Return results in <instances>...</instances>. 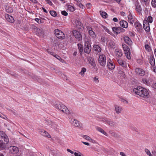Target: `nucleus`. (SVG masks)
Here are the masks:
<instances>
[{
    "label": "nucleus",
    "mask_w": 156,
    "mask_h": 156,
    "mask_svg": "<svg viewBox=\"0 0 156 156\" xmlns=\"http://www.w3.org/2000/svg\"><path fill=\"white\" fill-rule=\"evenodd\" d=\"M9 149L12 153L16 154L18 152L19 150L18 148L15 146H11L9 147Z\"/></svg>",
    "instance_id": "13"
},
{
    "label": "nucleus",
    "mask_w": 156,
    "mask_h": 156,
    "mask_svg": "<svg viewBox=\"0 0 156 156\" xmlns=\"http://www.w3.org/2000/svg\"><path fill=\"white\" fill-rule=\"evenodd\" d=\"M142 80L143 83L146 85H149L150 84L149 81L145 78H143Z\"/></svg>",
    "instance_id": "36"
},
{
    "label": "nucleus",
    "mask_w": 156,
    "mask_h": 156,
    "mask_svg": "<svg viewBox=\"0 0 156 156\" xmlns=\"http://www.w3.org/2000/svg\"><path fill=\"white\" fill-rule=\"evenodd\" d=\"M134 26L137 30L140 29L142 28L141 24L138 22H135Z\"/></svg>",
    "instance_id": "29"
},
{
    "label": "nucleus",
    "mask_w": 156,
    "mask_h": 156,
    "mask_svg": "<svg viewBox=\"0 0 156 156\" xmlns=\"http://www.w3.org/2000/svg\"><path fill=\"white\" fill-rule=\"evenodd\" d=\"M86 69L85 68H83L81 70L80 72L79 73V74L82 76H83L84 75V73L86 71Z\"/></svg>",
    "instance_id": "38"
},
{
    "label": "nucleus",
    "mask_w": 156,
    "mask_h": 156,
    "mask_svg": "<svg viewBox=\"0 0 156 156\" xmlns=\"http://www.w3.org/2000/svg\"><path fill=\"white\" fill-rule=\"evenodd\" d=\"M117 62L118 63L123 67L124 68H126V65L125 62H124L123 60L121 59H117Z\"/></svg>",
    "instance_id": "19"
},
{
    "label": "nucleus",
    "mask_w": 156,
    "mask_h": 156,
    "mask_svg": "<svg viewBox=\"0 0 156 156\" xmlns=\"http://www.w3.org/2000/svg\"><path fill=\"white\" fill-rule=\"evenodd\" d=\"M67 151L68 152H70V153H71L72 154H73L74 153L73 152V151H72L71 150L69 149H67Z\"/></svg>",
    "instance_id": "57"
},
{
    "label": "nucleus",
    "mask_w": 156,
    "mask_h": 156,
    "mask_svg": "<svg viewBox=\"0 0 156 156\" xmlns=\"http://www.w3.org/2000/svg\"><path fill=\"white\" fill-rule=\"evenodd\" d=\"M71 124L76 127L79 128H82V125L81 123L77 120L73 119L71 122Z\"/></svg>",
    "instance_id": "11"
},
{
    "label": "nucleus",
    "mask_w": 156,
    "mask_h": 156,
    "mask_svg": "<svg viewBox=\"0 0 156 156\" xmlns=\"http://www.w3.org/2000/svg\"><path fill=\"white\" fill-rule=\"evenodd\" d=\"M112 135L113 136H114V137H115L116 136V134L115 133L112 132Z\"/></svg>",
    "instance_id": "64"
},
{
    "label": "nucleus",
    "mask_w": 156,
    "mask_h": 156,
    "mask_svg": "<svg viewBox=\"0 0 156 156\" xmlns=\"http://www.w3.org/2000/svg\"><path fill=\"white\" fill-rule=\"evenodd\" d=\"M153 156H156V146L154 147V149L151 151Z\"/></svg>",
    "instance_id": "44"
},
{
    "label": "nucleus",
    "mask_w": 156,
    "mask_h": 156,
    "mask_svg": "<svg viewBox=\"0 0 156 156\" xmlns=\"http://www.w3.org/2000/svg\"><path fill=\"white\" fill-rule=\"evenodd\" d=\"M47 3L48 4L50 5H52V2L50 0H45Z\"/></svg>",
    "instance_id": "51"
},
{
    "label": "nucleus",
    "mask_w": 156,
    "mask_h": 156,
    "mask_svg": "<svg viewBox=\"0 0 156 156\" xmlns=\"http://www.w3.org/2000/svg\"><path fill=\"white\" fill-rule=\"evenodd\" d=\"M82 137L85 139L88 140H89L90 138L89 136L85 135H83Z\"/></svg>",
    "instance_id": "49"
},
{
    "label": "nucleus",
    "mask_w": 156,
    "mask_h": 156,
    "mask_svg": "<svg viewBox=\"0 0 156 156\" xmlns=\"http://www.w3.org/2000/svg\"><path fill=\"white\" fill-rule=\"evenodd\" d=\"M90 43V39H87L85 40V47L84 48V51L86 53L89 54L90 52L91 48Z\"/></svg>",
    "instance_id": "4"
},
{
    "label": "nucleus",
    "mask_w": 156,
    "mask_h": 156,
    "mask_svg": "<svg viewBox=\"0 0 156 156\" xmlns=\"http://www.w3.org/2000/svg\"><path fill=\"white\" fill-rule=\"evenodd\" d=\"M1 140H0V150H3L6 147V144L9 142V139L7 136L5 137H2Z\"/></svg>",
    "instance_id": "2"
},
{
    "label": "nucleus",
    "mask_w": 156,
    "mask_h": 156,
    "mask_svg": "<svg viewBox=\"0 0 156 156\" xmlns=\"http://www.w3.org/2000/svg\"><path fill=\"white\" fill-rule=\"evenodd\" d=\"M147 21L148 22V23L149 22L150 23H151L153 21L152 18L151 16H148L147 19Z\"/></svg>",
    "instance_id": "46"
},
{
    "label": "nucleus",
    "mask_w": 156,
    "mask_h": 156,
    "mask_svg": "<svg viewBox=\"0 0 156 156\" xmlns=\"http://www.w3.org/2000/svg\"><path fill=\"white\" fill-rule=\"evenodd\" d=\"M35 21L38 23H44V20L38 18H36Z\"/></svg>",
    "instance_id": "43"
},
{
    "label": "nucleus",
    "mask_w": 156,
    "mask_h": 156,
    "mask_svg": "<svg viewBox=\"0 0 156 156\" xmlns=\"http://www.w3.org/2000/svg\"><path fill=\"white\" fill-rule=\"evenodd\" d=\"M40 133L43 136L48 138H51V136L44 129H41Z\"/></svg>",
    "instance_id": "18"
},
{
    "label": "nucleus",
    "mask_w": 156,
    "mask_h": 156,
    "mask_svg": "<svg viewBox=\"0 0 156 156\" xmlns=\"http://www.w3.org/2000/svg\"><path fill=\"white\" fill-rule=\"evenodd\" d=\"M79 6L81 8L83 9L84 6L82 4H80L79 5Z\"/></svg>",
    "instance_id": "62"
},
{
    "label": "nucleus",
    "mask_w": 156,
    "mask_h": 156,
    "mask_svg": "<svg viewBox=\"0 0 156 156\" xmlns=\"http://www.w3.org/2000/svg\"><path fill=\"white\" fill-rule=\"evenodd\" d=\"M89 141H90V142H92L93 143H96L95 140H94L92 139L91 138H90V140Z\"/></svg>",
    "instance_id": "56"
},
{
    "label": "nucleus",
    "mask_w": 156,
    "mask_h": 156,
    "mask_svg": "<svg viewBox=\"0 0 156 156\" xmlns=\"http://www.w3.org/2000/svg\"><path fill=\"white\" fill-rule=\"evenodd\" d=\"M122 47L125 52L130 51V49L129 47L125 44H122Z\"/></svg>",
    "instance_id": "28"
},
{
    "label": "nucleus",
    "mask_w": 156,
    "mask_h": 156,
    "mask_svg": "<svg viewBox=\"0 0 156 156\" xmlns=\"http://www.w3.org/2000/svg\"><path fill=\"white\" fill-rule=\"evenodd\" d=\"M133 92L136 95H138L144 99L148 98L150 97L148 92L144 88L138 86L133 89Z\"/></svg>",
    "instance_id": "1"
},
{
    "label": "nucleus",
    "mask_w": 156,
    "mask_h": 156,
    "mask_svg": "<svg viewBox=\"0 0 156 156\" xmlns=\"http://www.w3.org/2000/svg\"><path fill=\"white\" fill-rule=\"evenodd\" d=\"M0 117L5 119H7V117L3 114H2V115H0Z\"/></svg>",
    "instance_id": "52"
},
{
    "label": "nucleus",
    "mask_w": 156,
    "mask_h": 156,
    "mask_svg": "<svg viewBox=\"0 0 156 156\" xmlns=\"http://www.w3.org/2000/svg\"><path fill=\"white\" fill-rule=\"evenodd\" d=\"M78 45L79 51L80 52H82L83 50V48L82 45L81 44H78Z\"/></svg>",
    "instance_id": "39"
},
{
    "label": "nucleus",
    "mask_w": 156,
    "mask_h": 156,
    "mask_svg": "<svg viewBox=\"0 0 156 156\" xmlns=\"http://www.w3.org/2000/svg\"><path fill=\"white\" fill-rule=\"evenodd\" d=\"M94 48L95 51V53L96 54H99L101 51V48L99 46L95 45L94 46Z\"/></svg>",
    "instance_id": "20"
},
{
    "label": "nucleus",
    "mask_w": 156,
    "mask_h": 156,
    "mask_svg": "<svg viewBox=\"0 0 156 156\" xmlns=\"http://www.w3.org/2000/svg\"><path fill=\"white\" fill-rule=\"evenodd\" d=\"M125 54L126 55V57L129 59L131 58V57L130 56V51L128 52H125Z\"/></svg>",
    "instance_id": "41"
},
{
    "label": "nucleus",
    "mask_w": 156,
    "mask_h": 156,
    "mask_svg": "<svg viewBox=\"0 0 156 156\" xmlns=\"http://www.w3.org/2000/svg\"><path fill=\"white\" fill-rule=\"evenodd\" d=\"M115 110L117 114H119L121 112L122 110L121 107L117 105H115Z\"/></svg>",
    "instance_id": "23"
},
{
    "label": "nucleus",
    "mask_w": 156,
    "mask_h": 156,
    "mask_svg": "<svg viewBox=\"0 0 156 156\" xmlns=\"http://www.w3.org/2000/svg\"><path fill=\"white\" fill-rule=\"evenodd\" d=\"M82 143L85 145H87V146H90V144L88 143L84 142L83 141L82 142Z\"/></svg>",
    "instance_id": "59"
},
{
    "label": "nucleus",
    "mask_w": 156,
    "mask_h": 156,
    "mask_svg": "<svg viewBox=\"0 0 156 156\" xmlns=\"http://www.w3.org/2000/svg\"><path fill=\"white\" fill-rule=\"evenodd\" d=\"M128 18L129 22L131 24H133V19L132 16L130 12H129V15L128 16Z\"/></svg>",
    "instance_id": "30"
},
{
    "label": "nucleus",
    "mask_w": 156,
    "mask_h": 156,
    "mask_svg": "<svg viewBox=\"0 0 156 156\" xmlns=\"http://www.w3.org/2000/svg\"><path fill=\"white\" fill-rule=\"evenodd\" d=\"M121 28L120 27H115L112 28V29L114 33L117 34L120 32Z\"/></svg>",
    "instance_id": "25"
},
{
    "label": "nucleus",
    "mask_w": 156,
    "mask_h": 156,
    "mask_svg": "<svg viewBox=\"0 0 156 156\" xmlns=\"http://www.w3.org/2000/svg\"><path fill=\"white\" fill-rule=\"evenodd\" d=\"M115 55L116 57V58L121 57L122 55L123 54L121 50L119 49H116L115 51Z\"/></svg>",
    "instance_id": "12"
},
{
    "label": "nucleus",
    "mask_w": 156,
    "mask_h": 156,
    "mask_svg": "<svg viewBox=\"0 0 156 156\" xmlns=\"http://www.w3.org/2000/svg\"><path fill=\"white\" fill-rule=\"evenodd\" d=\"M34 31L38 36L43 35V30L42 29H39L34 26L33 28Z\"/></svg>",
    "instance_id": "9"
},
{
    "label": "nucleus",
    "mask_w": 156,
    "mask_h": 156,
    "mask_svg": "<svg viewBox=\"0 0 156 156\" xmlns=\"http://www.w3.org/2000/svg\"><path fill=\"white\" fill-rule=\"evenodd\" d=\"M5 18L6 20L8 21L11 23H13L14 20L13 17L8 14H6L5 15Z\"/></svg>",
    "instance_id": "16"
},
{
    "label": "nucleus",
    "mask_w": 156,
    "mask_h": 156,
    "mask_svg": "<svg viewBox=\"0 0 156 156\" xmlns=\"http://www.w3.org/2000/svg\"><path fill=\"white\" fill-rule=\"evenodd\" d=\"M55 34L56 36L59 39H63L65 38V36L64 33L60 30H55Z\"/></svg>",
    "instance_id": "6"
},
{
    "label": "nucleus",
    "mask_w": 156,
    "mask_h": 156,
    "mask_svg": "<svg viewBox=\"0 0 156 156\" xmlns=\"http://www.w3.org/2000/svg\"><path fill=\"white\" fill-rule=\"evenodd\" d=\"M104 122H106L108 124L111 126H114L115 125V123L109 119H104L102 120Z\"/></svg>",
    "instance_id": "22"
},
{
    "label": "nucleus",
    "mask_w": 156,
    "mask_h": 156,
    "mask_svg": "<svg viewBox=\"0 0 156 156\" xmlns=\"http://www.w3.org/2000/svg\"><path fill=\"white\" fill-rule=\"evenodd\" d=\"M120 154L122 156H126V155L123 152H120Z\"/></svg>",
    "instance_id": "63"
},
{
    "label": "nucleus",
    "mask_w": 156,
    "mask_h": 156,
    "mask_svg": "<svg viewBox=\"0 0 156 156\" xmlns=\"http://www.w3.org/2000/svg\"><path fill=\"white\" fill-rule=\"evenodd\" d=\"M134 4L135 6V10L136 11L139 13V14H141L142 10L141 5H140L138 2L137 1H135L134 2Z\"/></svg>",
    "instance_id": "8"
},
{
    "label": "nucleus",
    "mask_w": 156,
    "mask_h": 156,
    "mask_svg": "<svg viewBox=\"0 0 156 156\" xmlns=\"http://www.w3.org/2000/svg\"><path fill=\"white\" fill-rule=\"evenodd\" d=\"M97 130L98 131L100 132L101 133L103 134L104 135L107 136L108 134L102 128L100 127H97L96 128Z\"/></svg>",
    "instance_id": "32"
},
{
    "label": "nucleus",
    "mask_w": 156,
    "mask_h": 156,
    "mask_svg": "<svg viewBox=\"0 0 156 156\" xmlns=\"http://www.w3.org/2000/svg\"><path fill=\"white\" fill-rule=\"evenodd\" d=\"M94 81H95L96 83H98L99 82V80L98 78H97L96 77H94Z\"/></svg>",
    "instance_id": "55"
},
{
    "label": "nucleus",
    "mask_w": 156,
    "mask_h": 156,
    "mask_svg": "<svg viewBox=\"0 0 156 156\" xmlns=\"http://www.w3.org/2000/svg\"><path fill=\"white\" fill-rule=\"evenodd\" d=\"M61 13L62 15L65 16H66L68 15V13L65 11H62Z\"/></svg>",
    "instance_id": "50"
},
{
    "label": "nucleus",
    "mask_w": 156,
    "mask_h": 156,
    "mask_svg": "<svg viewBox=\"0 0 156 156\" xmlns=\"http://www.w3.org/2000/svg\"><path fill=\"white\" fill-rule=\"evenodd\" d=\"M72 33L73 36L78 41H80L82 40V35L79 32L76 30H74L73 31Z\"/></svg>",
    "instance_id": "7"
},
{
    "label": "nucleus",
    "mask_w": 156,
    "mask_h": 156,
    "mask_svg": "<svg viewBox=\"0 0 156 156\" xmlns=\"http://www.w3.org/2000/svg\"><path fill=\"white\" fill-rule=\"evenodd\" d=\"M107 66L108 68L111 69H114L115 68V65L113 64L112 61L110 59L108 61Z\"/></svg>",
    "instance_id": "14"
},
{
    "label": "nucleus",
    "mask_w": 156,
    "mask_h": 156,
    "mask_svg": "<svg viewBox=\"0 0 156 156\" xmlns=\"http://www.w3.org/2000/svg\"><path fill=\"white\" fill-rule=\"evenodd\" d=\"M51 15L55 17L57 16L56 12L54 11H51L50 12Z\"/></svg>",
    "instance_id": "42"
},
{
    "label": "nucleus",
    "mask_w": 156,
    "mask_h": 156,
    "mask_svg": "<svg viewBox=\"0 0 156 156\" xmlns=\"http://www.w3.org/2000/svg\"><path fill=\"white\" fill-rule=\"evenodd\" d=\"M89 62L93 66L95 67L96 65L94 59L90 57L88 58Z\"/></svg>",
    "instance_id": "27"
},
{
    "label": "nucleus",
    "mask_w": 156,
    "mask_h": 156,
    "mask_svg": "<svg viewBox=\"0 0 156 156\" xmlns=\"http://www.w3.org/2000/svg\"><path fill=\"white\" fill-rule=\"evenodd\" d=\"M68 9L71 12H73L74 10V7L71 5H69L68 6Z\"/></svg>",
    "instance_id": "45"
},
{
    "label": "nucleus",
    "mask_w": 156,
    "mask_h": 156,
    "mask_svg": "<svg viewBox=\"0 0 156 156\" xmlns=\"http://www.w3.org/2000/svg\"><path fill=\"white\" fill-rule=\"evenodd\" d=\"M144 151L149 156H153L152 155L150 151L148 149L146 148L145 149Z\"/></svg>",
    "instance_id": "40"
},
{
    "label": "nucleus",
    "mask_w": 156,
    "mask_h": 156,
    "mask_svg": "<svg viewBox=\"0 0 156 156\" xmlns=\"http://www.w3.org/2000/svg\"><path fill=\"white\" fill-rule=\"evenodd\" d=\"M120 26L123 28H126L128 27V23L127 22L124 20L121 21L120 22Z\"/></svg>",
    "instance_id": "24"
},
{
    "label": "nucleus",
    "mask_w": 156,
    "mask_h": 156,
    "mask_svg": "<svg viewBox=\"0 0 156 156\" xmlns=\"http://www.w3.org/2000/svg\"><path fill=\"white\" fill-rule=\"evenodd\" d=\"M100 14L102 17L104 18H106L108 16L107 13L105 12L100 11Z\"/></svg>",
    "instance_id": "35"
},
{
    "label": "nucleus",
    "mask_w": 156,
    "mask_h": 156,
    "mask_svg": "<svg viewBox=\"0 0 156 156\" xmlns=\"http://www.w3.org/2000/svg\"><path fill=\"white\" fill-rule=\"evenodd\" d=\"M98 62L103 67H104L106 64V56L104 54L100 55L98 58Z\"/></svg>",
    "instance_id": "3"
},
{
    "label": "nucleus",
    "mask_w": 156,
    "mask_h": 156,
    "mask_svg": "<svg viewBox=\"0 0 156 156\" xmlns=\"http://www.w3.org/2000/svg\"><path fill=\"white\" fill-rule=\"evenodd\" d=\"M120 14L122 16H124L125 15V13L123 12H120Z\"/></svg>",
    "instance_id": "60"
},
{
    "label": "nucleus",
    "mask_w": 156,
    "mask_h": 156,
    "mask_svg": "<svg viewBox=\"0 0 156 156\" xmlns=\"http://www.w3.org/2000/svg\"><path fill=\"white\" fill-rule=\"evenodd\" d=\"M124 40L125 43L129 45H130L132 44V42L128 36H124Z\"/></svg>",
    "instance_id": "21"
},
{
    "label": "nucleus",
    "mask_w": 156,
    "mask_h": 156,
    "mask_svg": "<svg viewBox=\"0 0 156 156\" xmlns=\"http://www.w3.org/2000/svg\"><path fill=\"white\" fill-rule=\"evenodd\" d=\"M107 43L111 48H115V44L112 40H109L107 41Z\"/></svg>",
    "instance_id": "26"
},
{
    "label": "nucleus",
    "mask_w": 156,
    "mask_h": 156,
    "mask_svg": "<svg viewBox=\"0 0 156 156\" xmlns=\"http://www.w3.org/2000/svg\"><path fill=\"white\" fill-rule=\"evenodd\" d=\"M152 6L154 7H156V0H152L151 2Z\"/></svg>",
    "instance_id": "47"
},
{
    "label": "nucleus",
    "mask_w": 156,
    "mask_h": 156,
    "mask_svg": "<svg viewBox=\"0 0 156 156\" xmlns=\"http://www.w3.org/2000/svg\"><path fill=\"white\" fill-rule=\"evenodd\" d=\"M149 62L151 64V65L153 66H154L155 65V60L154 57L151 56H150V57L149 58Z\"/></svg>",
    "instance_id": "31"
},
{
    "label": "nucleus",
    "mask_w": 156,
    "mask_h": 156,
    "mask_svg": "<svg viewBox=\"0 0 156 156\" xmlns=\"http://www.w3.org/2000/svg\"><path fill=\"white\" fill-rule=\"evenodd\" d=\"M7 136L3 131H0V140H1L2 137H6Z\"/></svg>",
    "instance_id": "37"
},
{
    "label": "nucleus",
    "mask_w": 156,
    "mask_h": 156,
    "mask_svg": "<svg viewBox=\"0 0 156 156\" xmlns=\"http://www.w3.org/2000/svg\"><path fill=\"white\" fill-rule=\"evenodd\" d=\"M74 24L77 28H80V27L81 26V23L79 21L76 20Z\"/></svg>",
    "instance_id": "34"
},
{
    "label": "nucleus",
    "mask_w": 156,
    "mask_h": 156,
    "mask_svg": "<svg viewBox=\"0 0 156 156\" xmlns=\"http://www.w3.org/2000/svg\"><path fill=\"white\" fill-rule=\"evenodd\" d=\"M87 29L88 30V33L89 35L92 38H94L96 37V34L94 32L92 28L90 27H87Z\"/></svg>",
    "instance_id": "15"
},
{
    "label": "nucleus",
    "mask_w": 156,
    "mask_h": 156,
    "mask_svg": "<svg viewBox=\"0 0 156 156\" xmlns=\"http://www.w3.org/2000/svg\"><path fill=\"white\" fill-rule=\"evenodd\" d=\"M97 130L98 131L100 132L101 133L103 134L104 135L107 136L108 134L102 128L100 127H97L96 128Z\"/></svg>",
    "instance_id": "33"
},
{
    "label": "nucleus",
    "mask_w": 156,
    "mask_h": 156,
    "mask_svg": "<svg viewBox=\"0 0 156 156\" xmlns=\"http://www.w3.org/2000/svg\"><path fill=\"white\" fill-rule=\"evenodd\" d=\"M55 108L60 110L63 113L66 114H69L70 113V112L68 108L63 105H58L55 106Z\"/></svg>",
    "instance_id": "5"
},
{
    "label": "nucleus",
    "mask_w": 156,
    "mask_h": 156,
    "mask_svg": "<svg viewBox=\"0 0 156 156\" xmlns=\"http://www.w3.org/2000/svg\"><path fill=\"white\" fill-rule=\"evenodd\" d=\"M48 52L49 54L52 55L53 56H54V54L53 52H50V51H48Z\"/></svg>",
    "instance_id": "61"
},
{
    "label": "nucleus",
    "mask_w": 156,
    "mask_h": 156,
    "mask_svg": "<svg viewBox=\"0 0 156 156\" xmlns=\"http://www.w3.org/2000/svg\"><path fill=\"white\" fill-rule=\"evenodd\" d=\"M105 38L104 37H101V41L103 43H104L105 41Z\"/></svg>",
    "instance_id": "54"
},
{
    "label": "nucleus",
    "mask_w": 156,
    "mask_h": 156,
    "mask_svg": "<svg viewBox=\"0 0 156 156\" xmlns=\"http://www.w3.org/2000/svg\"><path fill=\"white\" fill-rule=\"evenodd\" d=\"M145 47L146 49L148 51H149L151 50V48L148 44H145Z\"/></svg>",
    "instance_id": "48"
},
{
    "label": "nucleus",
    "mask_w": 156,
    "mask_h": 156,
    "mask_svg": "<svg viewBox=\"0 0 156 156\" xmlns=\"http://www.w3.org/2000/svg\"><path fill=\"white\" fill-rule=\"evenodd\" d=\"M135 72L136 74L141 76H144L145 74L144 71L142 69L139 68L135 69Z\"/></svg>",
    "instance_id": "10"
},
{
    "label": "nucleus",
    "mask_w": 156,
    "mask_h": 156,
    "mask_svg": "<svg viewBox=\"0 0 156 156\" xmlns=\"http://www.w3.org/2000/svg\"><path fill=\"white\" fill-rule=\"evenodd\" d=\"M54 56L56 57V58H57V59H58L59 60H60V59H61V58L58 55H54Z\"/></svg>",
    "instance_id": "58"
},
{
    "label": "nucleus",
    "mask_w": 156,
    "mask_h": 156,
    "mask_svg": "<svg viewBox=\"0 0 156 156\" xmlns=\"http://www.w3.org/2000/svg\"><path fill=\"white\" fill-rule=\"evenodd\" d=\"M143 27L146 31H148L150 30L149 24L147 20L144 21Z\"/></svg>",
    "instance_id": "17"
},
{
    "label": "nucleus",
    "mask_w": 156,
    "mask_h": 156,
    "mask_svg": "<svg viewBox=\"0 0 156 156\" xmlns=\"http://www.w3.org/2000/svg\"><path fill=\"white\" fill-rule=\"evenodd\" d=\"M75 156H81L80 153V152H75L74 153Z\"/></svg>",
    "instance_id": "53"
}]
</instances>
